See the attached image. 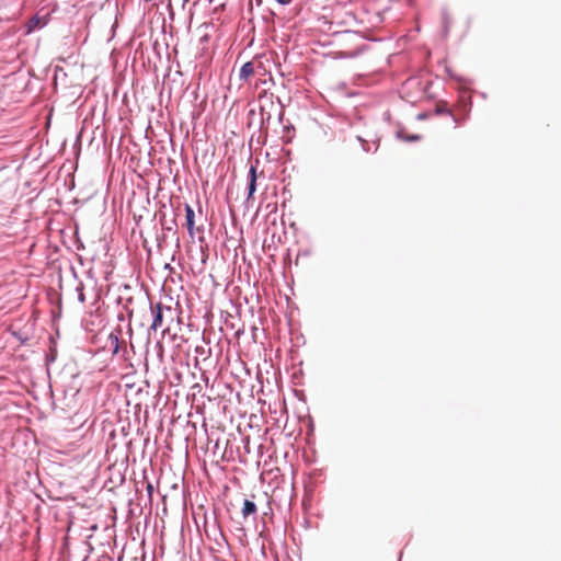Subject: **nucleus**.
Instances as JSON below:
<instances>
[{"label": "nucleus", "mask_w": 561, "mask_h": 561, "mask_svg": "<svg viewBox=\"0 0 561 561\" xmlns=\"http://www.w3.org/2000/svg\"><path fill=\"white\" fill-rule=\"evenodd\" d=\"M151 311L153 314V320H152L150 329L157 331L159 328L162 327L164 311L172 313V308L164 307L161 302H158L154 306H151Z\"/></svg>", "instance_id": "f257e3e1"}, {"label": "nucleus", "mask_w": 561, "mask_h": 561, "mask_svg": "<svg viewBox=\"0 0 561 561\" xmlns=\"http://www.w3.org/2000/svg\"><path fill=\"white\" fill-rule=\"evenodd\" d=\"M48 23V14L39 15L36 13L34 16H32L28 22L26 23V35L42 30L44 26H46Z\"/></svg>", "instance_id": "f03ea898"}, {"label": "nucleus", "mask_w": 561, "mask_h": 561, "mask_svg": "<svg viewBox=\"0 0 561 561\" xmlns=\"http://www.w3.org/2000/svg\"><path fill=\"white\" fill-rule=\"evenodd\" d=\"M185 219H186V228L191 237H194L195 233V213L190 205L185 206Z\"/></svg>", "instance_id": "7ed1b4c3"}, {"label": "nucleus", "mask_w": 561, "mask_h": 561, "mask_svg": "<svg viewBox=\"0 0 561 561\" xmlns=\"http://www.w3.org/2000/svg\"><path fill=\"white\" fill-rule=\"evenodd\" d=\"M241 513L243 518H248L250 515H254L256 513L255 503L250 500H245Z\"/></svg>", "instance_id": "20e7f679"}, {"label": "nucleus", "mask_w": 561, "mask_h": 561, "mask_svg": "<svg viewBox=\"0 0 561 561\" xmlns=\"http://www.w3.org/2000/svg\"><path fill=\"white\" fill-rule=\"evenodd\" d=\"M254 73V66L251 61L245 62L240 69V79L248 80Z\"/></svg>", "instance_id": "39448f33"}, {"label": "nucleus", "mask_w": 561, "mask_h": 561, "mask_svg": "<svg viewBox=\"0 0 561 561\" xmlns=\"http://www.w3.org/2000/svg\"><path fill=\"white\" fill-rule=\"evenodd\" d=\"M249 176H250L249 197H252V195L254 194V192L256 190V168L254 165H252L250 168Z\"/></svg>", "instance_id": "423d86ee"}, {"label": "nucleus", "mask_w": 561, "mask_h": 561, "mask_svg": "<svg viewBox=\"0 0 561 561\" xmlns=\"http://www.w3.org/2000/svg\"><path fill=\"white\" fill-rule=\"evenodd\" d=\"M442 22H443V31L444 35H447L450 32V16L445 8L442 9Z\"/></svg>", "instance_id": "0eeeda50"}, {"label": "nucleus", "mask_w": 561, "mask_h": 561, "mask_svg": "<svg viewBox=\"0 0 561 561\" xmlns=\"http://www.w3.org/2000/svg\"><path fill=\"white\" fill-rule=\"evenodd\" d=\"M350 33H352V31H350V30H345V31H335V32H333L331 35L336 36V35H341V34H350Z\"/></svg>", "instance_id": "6e6552de"}, {"label": "nucleus", "mask_w": 561, "mask_h": 561, "mask_svg": "<svg viewBox=\"0 0 561 561\" xmlns=\"http://www.w3.org/2000/svg\"><path fill=\"white\" fill-rule=\"evenodd\" d=\"M165 33H167V32H165V28H164V26H163V27H162V34H163V35H165Z\"/></svg>", "instance_id": "1a4fd4ad"}]
</instances>
